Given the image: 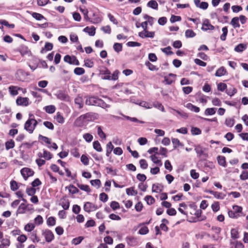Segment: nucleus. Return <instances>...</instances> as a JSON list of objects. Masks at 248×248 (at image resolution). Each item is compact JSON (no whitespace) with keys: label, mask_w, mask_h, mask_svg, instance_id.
I'll return each instance as SVG.
<instances>
[{"label":"nucleus","mask_w":248,"mask_h":248,"mask_svg":"<svg viewBox=\"0 0 248 248\" xmlns=\"http://www.w3.org/2000/svg\"><path fill=\"white\" fill-rule=\"evenodd\" d=\"M97 117V114L93 112H88L85 114L82 115L78 117L75 121V123L78 125V122H82L84 120L88 121L94 120Z\"/></svg>","instance_id":"f257e3e1"},{"label":"nucleus","mask_w":248,"mask_h":248,"mask_svg":"<svg viewBox=\"0 0 248 248\" xmlns=\"http://www.w3.org/2000/svg\"><path fill=\"white\" fill-rule=\"evenodd\" d=\"M38 123L34 118H29L25 123L24 125L25 129L29 133H33Z\"/></svg>","instance_id":"f03ea898"},{"label":"nucleus","mask_w":248,"mask_h":248,"mask_svg":"<svg viewBox=\"0 0 248 248\" xmlns=\"http://www.w3.org/2000/svg\"><path fill=\"white\" fill-rule=\"evenodd\" d=\"M102 100L97 97L92 96L87 97L85 104L87 105L99 106L101 105Z\"/></svg>","instance_id":"7ed1b4c3"},{"label":"nucleus","mask_w":248,"mask_h":248,"mask_svg":"<svg viewBox=\"0 0 248 248\" xmlns=\"http://www.w3.org/2000/svg\"><path fill=\"white\" fill-rule=\"evenodd\" d=\"M55 95L59 99L65 101H70V97L64 91L62 90L58 91L56 93Z\"/></svg>","instance_id":"20e7f679"},{"label":"nucleus","mask_w":248,"mask_h":248,"mask_svg":"<svg viewBox=\"0 0 248 248\" xmlns=\"http://www.w3.org/2000/svg\"><path fill=\"white\" fill-rule=\"evenodd\" d=\"M195 151L197 154V156L199 157H201L202 156L206 157L208 156L207 149L200 145L195 146Z\"/></svg>","instance_id":"39448f33"},{"label":"nucleus","mask_w":248,"mask_h":248,"mask_svg":"<svg viewBox=\"0 0 248 248\" xmlns=\"http://www.w3.org/2000/svg\"><path fill=\"white\" fill-rule=\"evenodd\" d=\"M83 209L85 211L90 213L96 210L97 209V206L92 202H86L84 205Z\"/></svg>","instance_id":"423d86ee"},{"label":"nucleus","mask_w":248,"mask_h":248,"mask_svg":"<svg viewBox=\"0 0 248 248\" xmlns=\"http://www.w3.org/2000/svg\"><path fill=\"white\" fill-rule=\"evenodd\" d=\"M64 61L71 64L79 65V62L75 56H70L68 55L64 57Z\"/></svg>","instance_id":"0eeeda50"},{"label":"nucleus","mask_w":248,"mask_h":248,"mask_svg":"<svg viewBox=\"0 0 248 248\" xmlns=\"http://www.w3.org/2000/svg\"><path fill=\"white\" fill-rule=\"evenodd\" d=\"M20 172L25 180H27L29 177L32 176L34 174V171L28 168L21 169Z\"/></svg>","instance_id":"6e6552de"},{"label":"nucleus","mask_w":248,"mask_h":248,"mask_svg":"<svg viewBox=\"0 0 248 248\" xmlns=\"http://www.w3.org/2000/svg\"><path fill=\"white\" fill-rule=\"evenodd\" d=\"M42 234L45 237L46 242L48 243L51 242L54 238L53 232L49 230L44 231Z\"/></svg>","instance_id":"1a4fd4ad"},{"label":"nucleus","mask_w":248,"mask_h":248,"mask_svg":"<svg viewBox=\"0 0 248 248\" xmlns=\"http://www.w3.org/2000/svg\"><path fill=\"white\" fill-rule=\"evenodd\" d=\"M139 36L142 38L146 37L154 38L155 36V32L149 31L147 30H143V31L139 32Z\"/></svg>","instance_id":"9d476101"},{"label":"nucleus","mask_w":248,"mask_h":248,"mask_svg":"<svg viewBox=\"0 0 248 248\" xmlns=\"http://www.w3.org/2000/svg\"><path fill=\"white\" fill-rule=\"evenodd\" d=\"M206 192L211 194L217 199L223 200L225 197V195L221 192H218L217 191H214L211 190H207Z\"/></svg>","instance_id":"9b49d317"},{"label":"nucleus","mask_w":248,"mask_h":248,"mask_svg":"<svg viewBox=\"0 0 248 248\" xmlns=\"http://www.w3.org/2000/svg\"><path fill=\"white\" fill-rule=\"evenodd\" d=\"M16 103L19 106H27L29 104V98L27 97H18L16 99Z\"/></svg>","instance_id":"f8f14e48"},{"label":"nucleus","mask_w":248,"mask_h":248,"mask_svg":"<svg viewBox=\"0 0 248 248\" xmlns=\"http://www.w3.org/2000/svg\"><path fill=\"white\" fill-rule=\"evenodd\" d=\"M175 76L176 75L173 74H170L168 76L164 77L163 82L165 83L166 84L170 85L174 81V78Z\"/></svg>","instance_id":"ddd939ff"},{"label":"nucleus","mask_w":248,"mask_h":248,"mask_svg":"<svg viewBox=\"0 0 248 248\" xmlns=\"http://www.w3.org/2000/svg\"><path fill=\"white\" fill-rule=\"evenodd\" d=\"M214 28V26L210 23L209 20L206 19L203 21L202 28V30L205 31L209 30H213Z\"/></svg>","instance_id":"4468645a"},{"label":"nucleus","mask_w":248,"mask_h":248,"mask_svg":"<svg viewBox=\"0 0 248 248\" xmlns=\"http://www.w3.org/2000/svg\"><path fill=\"white\" fill-rule=\"evenodd\" d=\"M60 204L64 210H67L70 205L69 200L65 197L61 199Z\"/></svg>","instance_id":"2eb2a0df"},{"label":"nucleus","mask_w":248,"mask_h":248,"mask_svg":"<svg viewBox=\"0 0 248 248\" xmlns=\"http://www.w3.org/2000/svg\"><path fill=\"white\" fill-rule=\"evenodd\" d=\"M170 112L173 115H175V113H176L182 118H187L188 117L187 114L183 111H179L178 110H176V109L172 108H170Z\"/></svg>","instance_id":"dca6fc26"},{"label":"nucleus","mask_w":248,"mask_h":248,"mask_svg":"<svg viewBox=\"0 0 248 248\" xmlns=\"http://www.w3.org/2000/svg\"><path fill=\"white\" fill-rule=\"evenodd\" d=\"M110 71L106 67H102L100 70V74L102 75H104L103 77H102V79H107L106 78L107 77H109V76H110Z\"/></svg>","instance_id":"f3484780"},{"label":"nucleus","mask_w":248,"mask_h":248,"mask_svg":"<svg viewBox=\"0 0 248 248\" xmlns=\"http://www.w3.org/2000/svg\"><path fill=\"white\" fill-rule=\"evenodd\" d=\"M125 240L128 245L130 246H136L137 244L136 239L132 236H128L126 237Z\"/></svg>","instance_id":"a211bd4d"},{"label":"nucleus","mask_w":248,"mask_h":248,"mask_svg":"<svg viewBox=\"0 0 248 248\" xmlns=\"http://www.w3.org/2000/svg\"><path fill=\"white\" fill-rule=\"evenodd\" d=\"M83 31L87 33L90 36H94L95 33V28L94 27H86L83 29Z\"/></svg>","instance_id":"6ab92c4d"},{"label":"nucleus","mask_w":248,"mask_h":248,"mask_svg":"<svg viewBox=\"0 0 248 248\" xmlns=\"http://www.w3.org/2000/svg\"><path fill=\"white\" fill-rule=\"evenodd\" d=\"M29 204L26 205L25 203H22L19 206L17 212L18 214H24L26 212V210L27 209Z\"/></svg>","instance_id":"aec40b11"},{"label":"nucleus","mask_w":248,"mask_h":248,"mask_svg":"<svg viewBox=\"0 0 248 248\" xmlns=\"http://www.w3.org/2000/svg\"><path fill=\"white\" fill-rule=\"evenodd\" d=\"M227 71L225 68L223 66L220 67L219 69L217 70L215 73V76L216 77H221L226 74Z\"/></svg>","instance_id":"412c9836"},{"label":"nucleus","mask_w":248,"mask_h":248,"mask_svg":"<svg viewBox=\"0 0 248 248\" xmlns=\"http://www.w3.org/2000/svg\"><path fill=\"white\" fill-rule=\"evenodd\" d=\"M163 190V186L159 184L156 185L154 184L152 186V191L154 192L158 193Z\"/></svg>","instance_id":"4be33fe9"},{"label":"nucleus","mask_w":248,"mask_h":248,"mask_svg":"<svg viewBox=\"0 0 248 248\" xmlns=\"http://www.w3.org/2000/svg\"><path fill=\"white\" fill-rule=\"evenodd\" d=\"M53 44L51 43L47 42L45 44L44 48H43L41 50V53H45L46 51H49L53 48Z\"/></svg>","instance_id":"5701e85b"},{"label":"nucleus","mask_w":248,"mask_h":248,"mask_svg":"<svg viewBox=\"0 0 248 248\" xmlns=\"http://www.w3.org/2000/svg\"><path fill=\"white\" fill-rule=\"evenodd\" d=\"M247 48V45L244 44H240L236 46L234 50L237 52H242Z\"/></svg>","instance_id":"b1692460"},{"label":"nucleus","mask_w":248,"mask_h":248,"mask_svg":"<svg viewBox=\"0 0 248 248\" xmlns=\"http://www.w3.org/2000/svg\"><path fill=\"white\" fill-rule=\"evenodd\" d=\"M19 89V88H17L16 86H11L8 88L10 94L13 96H15L18 94V93L17 90Z\"/></svg>","instance_id":"393cba45"},{"label":"nucleus","mask_w":248,"mask_h":248,"mask_svg":"<svg viewBox=\"0 0 248 248\" xmlns=\"http://www.w3.org/2000/svg\"><path fill=\"white\" fill-rule=\"evenodd\" d=\"M75 103L78 105V108H81L83 107V100L82 97L78 96L75 99Z\"/></svg>","instance_id":"a878e982"},{"label":"nucleus","mask_w":248,"mask_h":248,"mask_svg":"<svg viewBox=\"0 0 248 248\" xmlns=\"http://www.w3.org/2000/svg\"><path fill=\"white\" fill-rule=\"evenodd\" d=\"M230 24L233 26L234 28L240 27V24L239 23V18L238 17H234L232 18Z\"/></svg>","instance_id":"bb28decb"},{"label":"nucleus","mask_w":248,"mask_h":248,"mask_svg":"<svg viewBox=\"0 0 248 248\" xmlns=\"http://www.w3.org/2000/svg\"><path fill=\"white\" fill-rule=\"evenodd\" d=\"M106 155L107 156H109L110 154H111L112 151L114 148V146L112 145L111 141L108 142L106 145Z\"/></svg>","instance_id":"cd10ccee"},{"label":"nucleus","mask_w":248,"mask_h":248,"mask_svg":"<svg viewBox=\"0 0 248 248\" xmlns=\"http://www.w3.org/2000/svg\"><path fill=\"white\" fill-rule=\"evenodd\" d=\"M30 238L33 243H37L40 241L39 237L37 235L36 231H33L31 233Z\"/></svg>","instance_id":"c85d7f7f"},{"label":"nucleus","mask_w":248,"mask_h":248,"mask_svg":"<svg viewBox=\"0 0 248 248\" xmlns=\"http://www.w3.org/2000/svg\"><path fill=\"white\" fill-rule=\"evenodd\" d=\"M186 107L187 108L195 112H199L200 110L199 107L193 105L191 103H187Z\"/></svg>","instance_id":"c756f323"},{"label":"nucleus","mask_w":248,"mask_h":248,"mask_svg":"<svg viewBox=\"0 0 248 248\" xmlns=\"http://www.w3.org/2000/svg\"><path fill=\"white\" fill-rule=\"evenodd\" d=\"M119 73V72L118 70H115L112 75L110 74V76L107 77L106 78L107 80H117L118 78Z\"/></svg>","instance_id":"7c9ffc66"},{"label":"nucleus","mask_w":248,"mask_h":248,"mask_svg":"<svg viewBox=\"0 0 248 248\" xmlns=\"http://www.w3.org/2000/svg\"><path fill=\"white\" fill-rule=\"evenodd\" d=\"M244 245L240 241H235L231 243V248H243Z\"/></svg>","instance_id":"2f4dec72"},{"label":"nucleus","mask_w":248,"mask_h":248,"mask_svg":"<svg viewBox=\"0 0 248 248\" xmlns=\"http://www.w3.org/2000/svg\"><path fill=\"white\" fill-rule=\"evenodd\" d=\"M66 188H67L69 192L72 194L77 193L79 191V190L73 185H70L69 186H66Z\"/></svg>","instance_id":"473e14b6"},{"label":"nucleus","mask_w":248,"mask_h":248,"mask_svg":"<svg viewBox=\"0 0 248 248\" xmlns=\"http://www.w3.org/2000/svg\"><path fill=\"white\" fill-rule=\"evenodd\" d=\"M54 118L56 119L57 122L60 124H63L64 122V119L63 117L61 115V113L58 112Z\"/></svg>","instance_id":"72a5a7b5"},{"label":"nucleus","mask_w":248,"mask_h":248,"mask_svg":"<svg viewBox=\"0 0 248 248\" xmlns=\"http://www.w3.org/2000/svg\"><path fill=\"white\" fill-rule=\"evenodd\" d=\"M147 6L156 10L158 8V4L155 0H151L148 2Z\"/></svg>","instance_id":"f704fd0d"},{"label":"nucleus","mask_w":248,"mask_h":248,"mask_svg":"<svg viewBox=\"0 0 248 248\" xmlns=\"http://www.w3.org/2000/svg\"><path fill=\"white\" fill-rule=\"evenodd\" d=\"M14 146L15 142L13 140H11L5 142V148L7 150L13 148Z\"/></svg>","instance_id":"c9c22d12"},{"label":"nucleus","mask_w":248,"mask_h":248,"mask_svg":"<svg viewBox=\"0 0 248 248\" xmlns=\"http://www.w3.org/2000/svg\"><path fill=\"white\" fill-rule=\"evenodd\" d=\"M45 111L49 114L54 113L56 110V108L54 105H49L45 108Z\"/></svg>","instance_id":"e433bc0d"},{"label":"nucleus","mask_w":248,"mask_h":248,"mask_svg":"<svg viewBox=\"0 0 248 248\" xmlns=\"http://www.w3.org/2000/svg\"><path fill=\"white\" fill-rule=\"evenodd\" d=\"M93 147L97 152H100L102 151V148L98 141H94L93 142Z\"/></svg>","instance_id":"4c0bfd02"},{"label":"nucleus","mask_w":248,"mask_h":248,"mask_svg":"<svg viewBox=\"0 0 248 248\" xmlns=\"http://www.w3.org/2000/svg\"><path fill=\"white\" fill-rule=\"evenodd\" d=\"M216 111V108H207L205 110L204 114L205 115H212L215 114Z\"/></svg>","instance_id":"58836bf2"},{"label":"nucleus","mask_w":248,"mask_h":248,"mask_svg":"<svg viewBox=\"0 0 248 248\" xmlns=\"http://www.w3.org/2000/svg\"><path fill=\"white\" fill-rule=\"evenodd\" d=\"M93 17L92 18L91 20L90 19L89 20L93 24H97L101 22V19L94 13L93 14Z\"/></svg>","instance_id":"ea45409f"},{"label":"nucleus","mask_w":248,"mask_h":248,"mask_svg":"<svg viewBox=\"0 0 248 248\" xmlns=\"http://www.w3.org/2000/svg\"><path fill=\"white\" fill-rule=\"evenodd\" d=\"M172 143L174 149L176 148L178 146H183V144L180 142V140L176 138L172 139Z\"/></svg>","instance_id":"a19ab883"},{"label":"nucleus","mask_w":248,"mask_h":248,"mask_svg":"<svg viewBox=\"0 0 248 248\" xmlns=\"http://www.w3.org/2000/svg\"><path fill=\"white\" fill-rule=\"evenodd\" d=\"M223 33L220 36V39L222 41H225L226 39V36L228 34V28L227 27H224L222 29Z\"/></svg>","instance_id":"79ce46f5"},{"label":"nucleus","mask_w":248,"mask_h":248,"mask_svg":"<svg viewBox=\"0 0 248 248\" xmlns=\"http://www.w3.org/2000/svg\"><path fill=\"white\" fill-rule=\"evenodd\" d=\"M231 235L232 238L233 239H237L239 238V233L236 229H232L231 231Z\"/></svg>","instance_id":"37998d69"},{"label":"nucleus","mask_w":248,"mask_h":248,"mask_svg":"<svg viewBox=\"0 0 248 248\" xmlns=\"http://www.w3.org/2000/svg\"><path fill=\"white\" fill-rule=\"evenodd\" d=\"M32 16L36 19L37 20H41L43 19H45V17L41 14L33 12L31 14Z\"/></svg>","instance_id":"c03bdc74"},{"label":"nucleus","mask_w":248,"mask_h":248,"mask_svg":"<svg viewBox=\"0 0 248 248\" xmlns=\"http://www.w3.org/2000/svg\"><path fill=\"white\" fill-rule=\"evenodd\" d=\"M77 186L80 189L83 191L87 192H90L91 191V189L88 185L78 184Z\"/></svg>","instance_id":"a18cd8bd"},{"label":"nucleus","mask_w":248,"mask_h":248,"mask_svg":"<svg viewBox=\"0 0 248 248\" xmlns=\"http://www.w3.org/2000/svg\"><path fill=\"white\" fill-rule=\"evenodd\" d=\"M35 141L32 142H24L21 144V147L25 149H30L33 145Z\"/></svg>","instance_id":"49530a36"},{"label":"nucleus","mask_w":248,"mask_h":248,"mask_svg":"<svg viewBox=\"0 0 248 248\" xmlns=\"http://www.w3.org/2000/svg\"><path fill=\"white\" fill-rule=\"evenodd\" d=\"M126 192L128 195L131 196L137 195L138 193L137 191L135 190L134 187H133L127 188L126 189Z\"/></svg>","instance_id":"de8ad7c7"},{"label":"nucleus","mask_w":248,"mask_h":248,"mask_svg":"<svg viewBox=\"0 0 248 248\" xmlns=\"http://www.w3.org/2000/svg\"><path fill=\"white\" fill-rule=\"evenodd\" d=\"M74 73L77 75H81L85 73V70L83 68L81 67H76L74 69Z\"/></svg>","instance_id":"09e8293b"},{"label":"nucleus","mask_w":248,"mask_h":248,"mask_svg":"<svg viewBox=\"0 0 248 248\" xmlns=\"http://www.w3.org/2000/svg\"><path fill=\"white\" fill-rule=\"evenodd\" d=\"M144 199L149 205L153 204L155 202L154 198L151 196H146Z\"/></svg>","instance_id":"8fccbe9b"},{"label":"nucleus","mask_w":248,"mask_h":248,"mask_svg":"<svg viewBox=\"0 0 248 248\" xmlns=\"http://www.w3.org/2000/svg\"><path fill=\"white\" fill-rule=\"evenodd\" d=\"M150 158H151V160H152V161L154 163L157 164V165H159L160 166L162 165L161 160H159L158 158V157L156 156H155V155H152L150 156Z\"/></svg>","instance_id":"3c124183"},{"label":"nucleus","mask_w":248,"mask_h":248,"mask_svg":"<svg viewBox=\"0 0 248 248\" xmlns=\"http://www.w3.org/2000/svg\"><path fill=\"white\" fill-rule=\"evenodd\" d=\"M97 134L98 136L102 139H106V134L102 131L100 126H97Z\"/></svg>","instance_id":"603ef678"},{"label":"nucleus","mask_w":248,"mask_h":248,"mask_svg":"<svg viewBox=\"0 0 248 248\" xmlns=\"http://www.w3.org/2000/svg\"><path fill=\"white\" fill-rule=\"evenodd\" d=\"M185 35L186 38L194 37L196 33L192 30H187L185 32Z\"/></svg>","instance_id":"864d4df0"},{"label":"nucleus","mask_w":248,"mask_h":248,"mask_svg":"<svg viewBox=\"0 0 248 248\" xmlns=\"http://www.w3.org/2000/svg\"><path fill=\"white\" fill-rule=\"evenodd\" d=\"M113 48L117 52H119L122 50V44L118 43H116L113 45Z\"/></svg>","instance_id":"5fc2aeb1"},{"label":"nucleus","mask_w":248,"mask_h":248,"mask_svg":"<svg viewBox=\"0 0 248 248\" xmlns=\"http://www.w3.org/2000/svg\"><path fill=\"white\" fill-rule=\"evenodd\" d=\"M217 161L218 164L222 166H225L226 165V160L225 158L222 156H219L217 157Z\"/></svg>","instance_id":"6e6d98bb"},{"label":"nucleus","mask_w":248,"mask_h":248,"mask_svg":"<svg viewBox=\"0 0 248 248\" xmlns=\"http://www.w3.org/2000/svg\"><path fill=\"white\" fill-rule=\"evenodd\" d=\"M10 187H11V190L13 191H14L16 190L18 188V187L17 186V183L15 180H12L11 181Z\"/></svg>","instance_id":"4d7b16f0"},{"label":"nucleus","mask_w":248,"mask_h":248,"mask_svg":"<svg viewBox=\"0 0 248 248\" xmlns=\"http://www.w3.org/2000/svg\"><path fill=\"white\" fill-rule=\"evenodd\" d=\"M38 138L39 140H42L44 142L48 144H51V140L46 137L39 135Z\"/></svg>","instance_id":"13d9d810"},{"label":"nucleus","mask_w":248,"mask_h":248,"mask_svg":"<svg viewBox=\"0 0 248 248\" xmlns=\"http://www.w3.org/2000/svg\"><path fill=\"white\" fill-rule=\"evenodd\" d=\"M191 132L193 135H198L201 134L202 131L199 128L192 127Z\"/></svg>","instance_id":"bf43d9fd"},{"label":"nucleus","mask_w":248,"mask_h":248,"mask_svg":"<svg viewBox=\"0 0 248 248\" xmlns=\"http://www.w3.org/2000/svg\"><path fill=\"white\" fill-rule=\"evenodd\" d=\"M139 163L140 164V168H142V169H146L147 168L148 164L145 159H140L139 161Z\"/></svg>","instance_id":"052dcab7"},{"label":"nucleus","mask_w":248,"mask_h":248,"mask_svg":"<svg viewBox=\"0 0 248 248\" xmlns=\"http://www.w3.org/2000/svg\"><path fill=\"white\" fill-rule=\"evenodd\" d=\"M83 137V139L88 142H91L93 139V136L89 133H86L84 134Z\"/></svg>","instance_id":"680f3d73"},{"label":"nucleus","mask_w":248,"mask_h":248,"mask_svg":"<svg viewBox=\"0 0 248 248\" xmlns=\"http://www.w3.org/2000/svg\"><path fill=\"white\" fill-rule=\"evenodd\" d=\"M234 124V120L233 119L228 118L226 119L225 121V124L229 127H232Z\"/></svg>","instance_id":"e2e57ef3"},{"label":"nucleus","mask_w":248,"mask_h":248,"mask_svg":"<svg viewBox=\"0 0 248 248\" xmlns=\"http://www.w3.org/2000/svg\"><path fill=\"white\" fill-rule=\"evenodd\" d=\"M110 206L113 210H115L120 208L119 203L115 201H112L110 203Z\"/></svg>","instance_id":"0e129e2a"},{"label":"nucleus","mask_w":248,"mask_h":248,"mask_svg":"<svg viewBox=\"0 0 248 248\" xmlns=\"http://www.w3.org/2000/svg\"><path fill=\"white\" fill-rule=\"evenodd\" d=\"M35 226L32 223H28L25 226V230L27 232H31L34 228Z\"/></svg>","instance_id":"69168bd1"},{"label":"nucleus","mask_w":248,"mask_h":248,"mask_svg":"<svg viewBox=\"0 0 248 248\" xmlns=\"http://www.w3.org/2000/svg\"><path fill=\"white\" fill-rule=\"evenodd\" d=\"M237 92V90L235 88H232V89H227L226 91V93L227 94L230 96L233 95Z\"/></svg>","instance_id":"338daca9"},{"label":"nucleus","mask_w":248,"mask_h":248,"mask_svg":"<svg viewBox=\"0 0 248 248\" xmlns=\"http://www.w3.org/2000/svg\"><path fill=\"white\" fill-rule=\"evenodd\" d=\"M240 178L242 180L248 179V172L247 171H243L240 175Z\"/></svg>","instance_id":"774afa93"}]
</instances>
